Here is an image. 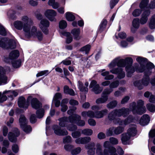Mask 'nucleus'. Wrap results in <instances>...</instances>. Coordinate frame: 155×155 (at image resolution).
<instances>
[{
  "instance_id": "2",
  "label": "nucleus",
  "mask_w": 155,
  "mask_h": 155,
  "mask_svg": "<svg viewBox=\"0 0 155 155\" xmlns=\"http://www.w3.org/2000/svg\"><path fill=\"white\" fill-rule=\"evenodd\" d=\"M154 68V66L152 63L148 64L146 67L142 66L137 70L139 72H143L144 76L141 80L135 81L134 83V85L139 90H141L145 86H147L150 83L149 76L152 73L151 70Z\"/></svg>"
},
{
  "instance_id": "39",
  "label": "nucleus",
  "mask_w": 155,
  "mask_h": 155,
  "mask_svg": "<svg viewBox=\"0 0 155 155\" xmlns=\"http://www.w3.org/2000/svg\"><path fill=\"white\" fill-rule=\"evenodd\" d=\"M78 88L82 92H87L88 91V88L83 86V83L80 81H78Z\"/></svg>"
},
{
  "instance_id": "57",
  "label": "nucleus",
  "mask_w": 155,
  "mask_h": 155,
  "mask_svg": "<svg viewBox=\"0 0 155 155\" xmlns=\"http://www.w3.org/2000/svg\"><path fill=\"white\" fill-rule=\"evenodd\" d=\"M109 141L110 143L113 145H116L118 143V140L114 137H110L109 138Z\"/></svg>"
},
{
  "instance_id": "36",
  "label": "nucleus",
  "mask_w": 155,
  "mask_h": 155,
  "mask_svg": "<svg viewBox=\"0 0 155 155\" xmlns=\"http://www.w3.org/2000/svg\"><path fill=\"white\" fill-rule=\"evenodd\" d=\"M149 0H142L139 5V7L141 9L149 8Z\"/></svg>"
},
{
  "instance_id": "3",
  "label": "nucleus",
  "mask_w": 155,
  "mask_h": 155,
  "mask_svg": "<svg viewBox=\"0 0 155 155\" xmlns=\"http://www.w3.org/2000/svg\"><path fill=\"white\" fill-rule=\"evenodd\" d=\"M21 20L24 25L23 31L25 36L29 37L35 35L37 28L34 26L31 27L33 24L32 20L25 15L21 17Z\"/></svg>"
},
{
  "instance_id": "60",
  "label": "nucleus",
  "mask_w": 155,
  "mask_h": 155,
  "mask_svg": "<svg viewBox=\"0 0 155 155\" xmlns=\"http://www.w3.org/2000/svg\"><path fill=\"white\" fill-rule=\"evenodd\" d=\"M113 91V90L111 88H107L104 89L102 92V94L104 95H107L110 94Z\"/></svg>"
},
{
  "instance_id": "38",
  "label": "nucleus",
  "mask_w": 155,
  "mask_h": 155,
  "mask_svg": "<svg viewBox=\"0 0 155 155\" xmlns=\"http://www.w3.org/2000/svg\"><path fill=\"white\" fill-rule=\"evenodd\" d=\"M145 58H143L142 57H137V58H136V60L138 62H139L140 64V66L138 68H136V71H137V70L139 68H140L141 66H143V67H146L147 66V65L149 64V63H148L146 65V66H145L144 64H143V63H144V62L145 61Z\"/></svg>"
},
{
  "instance_id": "20",
  "label": "nucleus",
  "mask_w": 155,
  "mask_h": 155,
  "mask_svg": "<svg viewBox=\"0 0 155 155\" xmlns=\"http://www.w3.org/2000/svg\"><path fill=\"white\" fill-rule=\"evenodd\" d=\"M19 52L18 50H15L12 51L9 54V58H5L4 61L7 62H10V61L15 60L19 56Z\"/></svg>"
},
{
  "instance_id": "31",
  "label": "nucleus",
  "mask_w": 155,
  "mask_h": 155,
  "mask_svg": "<svg viewBox=\"0 0 155 155\" xmlns=\"http://www.w3.org/2000/svg\"><path fill=\"white\" fill-rule=\"evenodd\" d=\"M105 69H102L101 70V75L105 77L104 79L106 80H110L112 79L114 77V76L112 74H109V72L105 71Z\"/></svg>"
},
{
  "instance_id": "30",
  "label": "nucleus",
  "mask_w": 155,
  "mask_h": 155,
  "mask_svg": "<svg viewBox=\"0 0 155 155\" xmlns=\"http://www.w3.org/2000/svg\"><path fill=\"white\" fill-rule=\"evenodd\" d=\"M80 32L81 31L79 28H74L71 31V33L74 36V39L76 40H79L81 38L80 35Z\"/></svg>"
},
{
  "instance_id": "44",
  "label": "nucleus",
  "mask_w": 155,
  "mask_h": 155,
  "mask_svg": "<svg viewBox=\"0 0 155 155\" xmlns=\"http://www.w3.org/2000/svg\"><path fill=\"white\" fill-rule=\"evenodd\" d=\"M48 4L51 6L54 9H56L59 6V4L57 2H55V0H49Z\"/></svg>"
},
{
  "instance_id": "50",
  "label": "nucleus",
  "mask_w": 155,
  "mask_h": 155,
  "mask_svg": "<svg viewBox=\"0 0 155 155\" xmlns=\"http://www.w3.org/2000/svg\"><path fill=\"white\" fill-rule=\"evenodd\" d=\"M116 58L114 59L108 65V67L110 70L114 69V68L117 64Z\"/></svg>"
},
{
  "instance_id": "4",
  "label": "nucleus",
  "mask_w": 155,
  "mask_h": 155,
  "mask_svg": "<svg viewBox=\"0 0 155 155\" xmlns=\"http://www.w3.org/2000/svg\"><path fill=\"white\" fill-rule=\"evenodd\" d=\"M116 60L118 67L122 68L125 67V70L127 72V76L131 77L135 72L134 67L132 66L133 60L130 57H127L125 59H120L117 58Z\"/></svg>"
},
{
  "instance_id": "9",
  "label": "nucleus",
  "mask_w": 155,
  "mask_h": 155,
  "mask_svg": "<svg viewBox=\"0 0 155 155\" xmlns=\"http://www.w3.org/2000/svg\"><path fill=\"white\" fill-rule=\"evenodd\" d=\"M18 94V93L15 91H5L2 94L0 92V103H2L6 101L7 99V96L10 100H12Z\"/></svg>"
},
{
  "instance_id": "61",
  "label": "nucleus",
  "mask_w": 155,
  "mask_h": 155,
  "mask_svg": "<svg viewBox=\"0 0 155 155\" xmlns=\"http://www.w3.org/2000/svg\"><path fill=\"white\" fill-rule=\"evenodd\" d=\"M67 129L70 131H74L76 130L77 129V127L76 126L73 124H71L68 126L67 127Z\"/></svg>"
},
{
  "instance_id": "37",
  "label": "nucleus",
  "mask_w": 155,
  "mask_h": 155,
  "mask_svg": "<svg viewBox=\"0 0 155 155\" xmlns=\"http://www.w3.org/2000/svg\"><path fill=\"white\" fill-rule=\"evenodd\" d=\"M66 19L68 21H72L75 19V17L73 13L71 12H67L65 14Z\"/></svg>"
},
{
  "instance_id": "7",
  "label": "nucleus",
  "mask_w": 155,
  "mask_h": 155,
  "mask_svg": "<svg viewBox=\"0 0 155 155\" xmlns=\"http://www.w3.org/2000/svg\"><path fill=\"white\" fill-rule=\"evenodd\" d=\"M108 111L107 109H104L101 111H97L94 112L92 110L87 111H84L81 113V115L84 117H88L91 118H101L103 117L107 113Z\"/></svg>"
},
{
  "instance_id": "41",
  "label": "nucleus",
  "mask_w": 155,
  "mask_h": 155,
  "mask_svg": "<svg viewBox=\"0 0 155 155\" xmlns=\"http://www.w3.org/2000/svg\"><path fill=\"white\" fill-rule=\"evenodd\" d=\"M149 25L150 28L151 29L155 28V15H154L151 17Z\"/></svg>"
},
{
  "instance_id": "64",
  "label": "nucleus",
  "mask_w": 155,
  "mask_h": 155,
  "mask_svg": "<svg viewBox=\"0 0 155 155\" xmlns=\"http://www.w3.org/2000/svg\"><path fill=\"white\" fill-rule=\"evenodd\" d=\"M69 104L70 105L72 106L78 105V102L76 100L73 99H70L69 101Z\"/></svg>"
},
{
  "instance_id": "53",
  "label": "nucleus",
  "mask_w": 155,
  "mask_h": 155,
  "mask_svg": "<svg viewBox=\"0 0 155 155\" xmlns=\"http://www.w3.org/2000/svg\"><path fill=\"white\" fill-rule=\"evenodd\" d=\"M107 23V21L105 19L103 20L102 21L100 26L99 30L101 31H103L106 28Z\"/></svg>"
},
{
  "instance_id": "43",
  "label": "nucleus",
  "mask_w": 155,
  "mask_h": 155,
  "mask_svg": "<svg viewBox=\"0 0 155 155\" xmlns=\"http://www.w3.org/2000/svg\"><path fill=\"white\" fill-rule=\"evenodd\" d=\"M13 67L15 68H17L20 67L21 61L20 60H14L10 61Z\"/></svg>"
},
{
  "instance_id": "56",
  "label": "nucleus",
  "mask_w": 155,
  "mask_h": 155,
  "mask_svg": "<svg viewBox=\"0 0 155 155\" xmlns=\"http://www.w3.org/2000/svg\"><path fill=\"white\" fill-rule=\"evenodd\" d=\"M72 142V138L70 136H67L63 138V142L64 143H71Z\"/></svg>"
},
{
  "instance_id": "21",
  "label": "nucleus",
  "mask_w": 155,
  "mask_h": 155,
  "mask_svg": "<svg viewBox=\"0 0 155 155\" xmlns=\"http://www.w3.org/2000/svg\"><path fill=\"white\" fill-rule=\"evenodd\" d=\"M19 134V132L17 128L15 129L14 133L9 132L8 135L9 140L12 142H15L17 141L16 137Z\"/></svg>"
},
{
  "instance_id": "49",
  "label": "nucleus",
  "mask_w": 155,
  "mask_h": 155,
  "mask_svg": "<svg viewBox=\"0 0 155 155\" xmlns=\"http://www.w3.org/2000/svg\"><path fill=\"white\" fill-rule=\"evenodd\" d=\"M91 46L89 45L81 48L80 49V51L82 52H84L86 54H87L90 50Z\"/></svg>"
},
{
  "instance_id": "52",
  "label": "nucleus",
  "mask_w": 155,
  "mask_h": 155,
  "mask_svg": "<svg viewBox=\"0 0 155 155\" xmlns=\"http://www.w3.org/2000/svg\"><path fill=\"white\" fill-rule=\"evenodd\" d=\"M67 23L65 20H61L59 23V27L61 29H64L67 27Z\"/></svg>"
},
{
  "instance_id": "48",
  "label": "nucleus",
  "mask_w": 155,
  "mask_h": 155,
  "mask_svg": "<svg viewBox=\"0 0 155 155\" xmlns=\"http://www.w3.org/2000/svg\"><path fill=\"white\" fill-rule=\"evenodd\" d=\"M82 134L84 135L87 136H91L93 133V130L90 129H85L82 130Z\"/></svg>"
},
{
  "instance_id": "28",
  "label": "nucleus",
  "mask_w": 155,
  "mask_h": 155,
  "mask_svg": "<svg viewBox=\"0 0 155 155\" xmlns=\"http://www.w3.org/2000/svg\"><path fill=\"white\" fill-rule=\"evenodd\" d=\"M69 117L68 118L66 117H63L59 118L58 120L59 121V125L62 127H66L68 126L67 125L69 121Z\"/></svg>"
},
{
  "instance_id": "59",
  "label": "nucleus",
  "mask_w": 155,
  "mask_h": 155,
  "mask_svg": "<svg viewBox=\"0 0 155 155\" xmlns=\"http://www.w3.org/2000/svg\"><path fill=\"white\" fill-rule=\"evenodd\" d=\"M81 132L79 131H74L71 134L72 137L74 138H77L81 136Z\"/></svg>"
},
{
  "instance_id": "23",
  "label": "nucleus",
  "mask_w": 155,
  "mask_h": 155,
  "mask_svg": "<svg viewBox=\"0 0 155 155\" xmlns=\"http://www.w3.org/2000/svg\"><path fill=\"white\" fill-rule=\"evenodd\" d=\"M62 98V95L61 93H56L53 97L52 102L55 104V106L58 107L60 105V100Z\"/></svg>"
},
{
  "instance_id": "16",
  "label": "nucleus",
  "mask_w": 155,
  "mask_h": 155,
  "mask_svg": "<svg viewBox=\"0 0 155 155\" xmlns=\"http://www.w3.org/2000/svg\"><path fill=\"white\" fill-rule=\"evenodd\" d=\"M110 72L113 74H117V78L119 79L124 78L126 75L124 71L121 68L118 67L110 70Z\"/></svg>"
},
{
  "instance_id": "8",
  "label": "nucleus",
  "mask_w": 155,
  "mask_h": 155,
  "mask_svg": "<svg viewBox=\"0 0 155 155\" xmlns=\"http://www.w3.org/2000/svg\"><path fill=\"white\" fill-rule=\"evenodd\" d=\"M96 153L97 155H118L116 153V149L113 146L108 149H105L103 151L101 145L98 143L96 145Z\"/></svg>"
},
{
  "instance_id": "63",
  "label": "nucleus",
  "mask_w": 155,
  "mask_h": 155,
  "mask_svg": "<svg viewBox=\"0 0 155 155\" xmlns=\"http://www.w3.org/2000/svg\"><path fill=\"white\" fill-rule=\"evenodd\" d=\"M6 31L5 28L0 24V35L5 36L6 35Z\"/></svg>"
},
{
  "instance_id": "14",
  "label": "nucleus",
  "mask_w": 155,
  "mask_h": 155,
  "mask_svg": "<svg viewBox=\"0 0 155 155\" xmlns=\"http://www.w3.org/2000/svg\"><path fill=\"white\" fill-rule=\"evenodd\" d=\"M8 77L6 75L5 67L0 66V85L7 83Z\"/></svg>"
},
{
  "instance_id": "10",
  "label": "nucleus",
  "mask_w": 155,
  "mask_h": 155,
  "mask_svg": "<svg viewBox=\"0 0 155 155\" xmlns=\"http://www.w3.org/2000/svg\"><path fill=\"white\" fill-rule=\"evenodd\" d=\"M0 47L5 49H14L16 47V42L15 40H11L9 42L6 38L0 40Z\"/></svg>"
},
{
  "instance_id": "19",
  "label": "nucleus",
  "mask_w": 155,
  "mask_h": 155,
  "mask_svg": "<svg viewBox=\"0 0 155 155\" xmlns=\"http://www.w3.org/2000/svg\"><path fill=\"white\" fill-rule=\"evenodd\" d=\"M89 87L92 88V91L96 94L100 93L102 91V89L100 86L99 84L95 80H92L89 85Z\"/></svg>"
},
{
  "instance_id": "17",
  "label": "nucleus",
  "mask_w": 155,
  "mask_h": 155,
  "mask_svg": "<svg viewBox=\"0 0 155 155\" xmlns=\"http://www.w3.org/2000/svg\"><path fill=\"white\" fill-rule=\"evenodd\" d=\"M39 27L43 32L47 34L48 33V30L47 28L49 26V22L46 19H42L40 21L39 24Z\"/></svg>"
},
{
  "instance_id": "35",
  "label": "nucleus",
  "mask_w": 155,
  "mask_h": 155,
  "mask_svg": "<svg viewBox=\"0 0 155 155\" xmlns=\"http://www.w3.org/2000/svg\"><path fill=\"white\" fill-rule=\"evenodd\" d=\"M108 99L107 95H104L102 94L101 97L97 99L96 101V103L97 104L105 103Z\"/></svg>"
},
{
  "instance_id": "45",
  "label": "nucleus",
  "mask_w": 155,
  "mask_h": 155,
  "mask_svg": "<svg viewBox=\"0 0 155 155\" xmlns=\"http://www.w3.org/2000/svg\"><path fill=\"white\" fill-rule=\"evenodd\" d=\"M49 71L48 70H45L41 71L38 72L36 74V76L37 77L44 76H46L48 75L50 73Z\"/></svg>"
},
{
  "instance_id": "6",
  "label": "nucleus",
  "mask_w": 155,
  "mask_h": 155,
  "mask_svg": "<svg viewBox=\"0 0 155 155\" xmlns=\"http://www.w3.org/2000/svg\"><path fill=\"white\" fill-rule=\"evenodd\" d=\"M137 105L135 102H133L130 104L129 109V112L132 111L134 114H142L145 113L146 111V109L144 106V102L141 100H138L137 102Z\"/></svg>"
},
{
  "instance_id": "55",
  "label": "nucleus",
  "mask_w": 155,
  "mask_h": 155,
  "mask_svg": "<svg viewBox=\"0 0 155 155\" xmlns=\"http://www.w3.org/2000/svg\"><path fill=\"white\" fill-rule=\"evenodd\" d=\"M132 26L139 28L140 26L139 19L138 18H134L133 21Z\"/></svg>"
},
{
  "instance_id": "62",
  "label": "nucleus",
  "mask_w": 155,
  "mask_h": 155,
  "mask_svg": "<svg viewBox=\"0 0 155 155\" xmlns=\"http://www.w3.org/2000/svg\"><path fill=\"white\" fill-rule=\"evenodd\" d=\"M74 147L73 145L71 144H67L64 146V148L67 151H70Z\"/></svg>"
},
{
  "instance_id": "13",
  "label": "nucleus",
  "mask_w": 155,
  "mask_h": 155,
  "mask_svg": "<svg viewBox=\"0 0 155 155\" xmlns=\"http://www.w3.org/2000/svg\"><path fill=\"white\" fill-rule=\"evenodd\" d=\"M124 130V128L120 126L116 127H111L107 130L106 134L108 136H111L114 134L118 135L122 133Z\"/></svg>"
},
{
  "instance_id": "42",
  "label": "nucleus",
  "mask_w": 155,
  "mask_h": 155,
  "mask_svg": "<svg viewBox=\"0 0 155 155\" xmlns=\"http://www.w3.org/2000/svg\"><path fill=\"white\" fill-rule=\"evenodd\" d=\"M117 101L114 100L112 101L107 105V107L109 109H112L116 107L117 104Z\"/></svg>"
},
{
  "instance_id": "51",
  "label": "nucleus",
  "mask_w": 155,
  "mask_h": 155,
  "mask_svg": "<svg viewBox=\"0 0 155 155\" xmlns=\"http://www.w3.org/2000/svg\"><path fill=\"white\" fill-rule=\"evenodd\" d=\"M81 151V149L80 147H78L71 151V153L72 155H77L80 153Z\"/></svg>"
},
{
  "instance_id": "34",
  "label": "nucleus",
  "mask_w": 155,
  "mask_h": 155,
  "mask_svg": "<svg viewBox=\"0 0 155 155\" xmlns=\"http://www.w3.org/2000/svg\"><path fill=\"white\" fill-rule=\"evenodd\" d=\"M64 92L65 94H68L72 96H74L75 95V93L73 89L70 88L67 85H65L64 87Z\"/></svg>"
},
{
  "instance_id": "15",
  "label": "nucleus",
  "mask_w": 155,
  "mask_h": 155,
  "mask_svg": "<svg viewBox=\"0 0 155 155\" xmlns=\"http://www.w3.org/2000/svg\"><path fill=\"white\" fill-rule=\"evenodd\" d=\"M52 129L55 134L58 136H64L68 134V131L64 129H61L57 125L53 126Z\"/></svg>"
},
{
  "instance_id": "47",
  "label": "nucleus",
  "mask_w": 155,
  "mask_h": 155,
  "mask_svg": "<svg viewBox=\"0 0 155 155\" xmlns=\"http://www.w3.org/2000/svg\"><path fill=\"white\" fill-rule=\"evenodd\" d=\"M120 84L119 81L118 80H116L112 81L110 83L109 85L110 88L112 89L117 87Z\"/></svg>"
},
{
  "instance_id": "11",
  "label": "nucleus",
  "mask_w": 155,
  "mask_h": 155,
  "mask_svg": "<svg viewBox=\"0 0 155 155\" xmlns=\"http://www.w3.org/2000/svg\"><path fill=\"white\" fill-rule=\"evenodd\" d=\"M19 121L21 128L25 133H28L31 131V127L27 125L28 121L24 115H21L20 116Z\"/></svg>"
},
{
  "instance_id": "5",
  "label": "nucleus",
  "mask_w": 155,
  "mask_h": 155,
  "mask_svg": "<svg viewBox=\"0 0 155 155\" xmlns=\"http://www.w3.org/2000/svg\"><path fill=\"white\" fill-rule=\"evenodd\" d=\"M30 103L32 107L35 109H38L41 107V104L40 102L37 99L31 96H29L28 97L26 102L25 99L23 96L20 97L18 98V104L20 107L27 108Z\"/></svg>"
},
{
  "instance_id": "54",
  "label": "nucleus",
  "mask_w": 155,
  "mask_h": 155,
  "mask_svg": "<svg viewBox=\"0 0 155 155\" xmlns=\"http://www.w3.org/2000/svg\"><path fill=\"white\" fill-rule=\"evenodd\" d=\"M44 110L43 109H40L38 110L36 113L38 118H42L44 115Z\"/></svg>"
},
{
  "instance_id": "18",
  "label": "nucleus",
  "mask_w": 155,
  "mask_h": 155,
  "mask_svg": "<svg viewBox=\"0 0 155 155\" xmlns=\"http://www.w3.org/2000/svg\"><path fill=\"white\" fill-rule=\"evenodd\" d=\"M56 12L53 9H48L45 13V16L50 21H55L56 20L55 17L57 15Z\"/></svg>"
},
{
  "instance_id": "22",
  "label": "nucleus",
  "mask_w": 155,
  "mask_h": 155,
  "mask_svg": "<svg viewBox=\"0 0 155 155\" xmlns=\"http://www.w3.org/2000/svg\"><path fill=\"white\" fill-rule=\"evenodd\" d=\"M91 140V137L87 136L78 137L75 140V142L77 144H85L89 143Z\"/></svg>"
},
{
  "instance_id": "24",
  "label": "nucleus",
  "mask_w": 155,
  "mask_h": 155,
  "mask_svg": "<svg viewBox=\"0 0 155 155\" xmlns=\"http://www.w3.org/2000/svg\"><path fill=\"white\" fill-rule=\"evenodd\" d=\"M95 144L94 143L92 142L85 146L86 148L88 150L87 153L88 155H94L95 153Z\"/></svg>"
},
{
  "instance_id": "58",
  "label": "nucleus",
  "mask_w": 155,
  "mask_h": 155,
  "mask_svg": "<svg viewBox=\"0 0 155 155\" xmlns=\"http://www.w3.org/2000/svg\"><path fill=\"white\" fill-rule=\"evenodd\" d=\"M147 109L150 112H154L155 111V106L153 104H149L147 105Z\"/></svg>"
},
{
  "instance_id": "32",
  "label": "nucleus",
  "mask_w": 155,
  "mask_h": 155,
  "mask_svg": "<svg viewBox=\"0 0 155 155\" xmlns=\"http://www.w3.org/2000/svg\"><path fill=\"white\" fill-rule=\"evenodd\" d=\"M127 132L131 137L135 136L137 133L136 125H130Z\"/></svg>"
},
{
  "instance_id": "12",
  "label": "nucleus",
  "mask_w": 155,
  "mask_h": 155,
  "mask_svg": "<svg viewBox=\"0 0 155 155\" xmlns=\"http://www.w3.org/2000/svg\"><path fill=\"white\" fill-rule=\"evenodd\" d=\"M69 119L70 123L71 124L76 123L78 125L80 126H83L85 124L84 120H81V117L77 114L70 116Z\"/></svg>"
},
{
  "instance_id": "46",
  "label": "nucleus",
  "mask_w": 155,
  "mask_h": 155,
  "mask_svg": "<svg viewBox=\"0 0 155 155\" xmlns=\"http://www.w3.org/2000/svg\"><path fill=\"white\" fill-rule=\"evenodd\" d=\"M142 9L137 8L134 9L132 13V15L134 17L139 16L141 14L142 12Z\"/></svg>"
},
{
  "instance_id": "1",
  "label": "nucleus",
  "mask_w": 155,
  "mask_h": 155,
  "mask_svg": "<svg viewBox=\"0 0 155 155\" xmlns=\"http://www.w3.org/2000/svg\"><path fill=\"white\" fill-rule=\"evenodd\" d=\"M129 113V109L127 108L123 107L119 109H116L108 114L107 118L110 121H113L115 124H118L120 125L125 126L130 122L133 121V120L131 119L132 117L129 116L124 121L120 118H117L116 117H119L122 116L124 117H125Z\"/></svg>"
},
{
  "instance_id": "27",
  "label": "nucleus",
  "mask_w": 155,
  "mask_h": 155,
  "mask_svg": "<svg viewBox=\"0 0 155 155\" xmlns=\"http://www.w3.org/2000/svg\"><path fill=\"white\" fill-rule=\"evenodd\" d=\"M150 120V118L147 114L143 115L141 117L140 121V124L142 126H145L148 124Z\"/></svg>"
},
{
  "instance_id": "26",
  "label": "nucleus",
  "mask_w": 155,
  "mask_h": 155,
  "mask_svg": "<svg viewBox=\"0 0 155 155\" xmlns=\"http://www.w3.org/2000/svg\"><path fill=\"white\" fill-rule=\"evenodd\" d=\"M150 14L149 10L144 11L142 15V17L140 20V22L142 24H144L146 23L148 20V17Z\"/></svg>"
},
{
  "instance_id": "29",
  "label": "nucleus",
  "mask_w": 155,
  "mask_h": 155,
  "mask_svg": "<svg viewBox=\"0 0 155 155\" xmlns=\"http://www.w3.org/2000/svg\"><path fill=\"white\" fill-rule=\"evenodd\" d=\"M61 36L63 37H66V42L67 43L69 44L71 43L73 40V38L71 34L69 32L63 31L60 33Z\"/></svg>"
},
{
  "instance_id": "25",
  "label": "nucleus",
  "mask_w": 155,
  "mask_h": 155,
  "mask_svg": "<svg viewBox=\"0 0 155 155\" xmlns=\"http://www.w3.org/2000/svg\"><path fill=\"white\" fill-rule=\"evenodd\" d=\"M131 137L127 132L122 134L121 139L122 143L124 144H129L130 139Z\"/></svg>"
},
{
  "instance_id": "33",
  "label": "nucleus",
  "mask_w": 155,
  "mask_h": 155,
  "mask_svg": "<svg viewBox=\"0 0 155 155\" xmlns=\"http://www.w3.org/2000/svg\"><path fill=\"white\" fill-rule=\"evenodd\" d=\"M13 25L17 29L21 30L22 29L23 30L24 25L23 22L19 20H17L14 21Z\"/></svg>"
},
{
  "instance_id": "40",
  "label": "nucleus",
  "mask_w": 155,
  "mask_h": 155,
  "mask_svg": "<svg viewBox=\"0 0 155 155\" xmlns=\"http://www.w3.org/2000/svg\"><path fill=\"white\" fill-rule=\"evenodd\" d=\"M36 37L39 41H40L42 40L43 35L42 33L40 31H38L37 29L36 33L34 35L31 36L29 37H25L27 38H30L32 37Z\"/></svg>"
}]
</instances>
